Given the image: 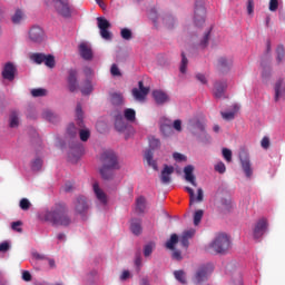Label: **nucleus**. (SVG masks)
<instances>
[{
    "label": "nucleus",
    "instance_id": "obj_15",
    "mask_svg": "<svg viewBox=\"0 0 285 285\" xmlns=\"http://www.w3.org/2000/svg\"><path fill=\"white\" fill-rule=\"evenodd\" d=\"M174 173H175V167L165 165L160 174V181L164 185L170 184V181L173 180L171 176Z\"/></svg>",
    "mask_w": 285,
    "mask_h": 285
},
{
    "label": "nucleus",
    "instance_id": "obj_46",
    "mask_svg": "<svg viewBox=\"0 0 285 285\" xmlns=\"http://www.w3.org/2000/svg\"><path fill=\"white\" fill-rule=\"evenodd\" d=\"M43 118H46L47 120H49L51 122L57 121V116L52 111H45L43 112Z\"/></svg>",
    "mask_w": 285,
    "mask_h": 285
},
{
    "label": "nucleus",
    "instance_id": "obj_31",
    "mask_svg": "<svg viewBox=\"0 0 285 285\" xmlns=\"http://www.w3.org/2000/svg\"><path fill=\"white\" fill-rule=\"evenodd\" d=\"M157 247V244L155 242H149L144 246V256L149 257L153 255V250Z\"/></svg>",
    "mask_w": 285,
    "mask_h": 285
},
{
    "label": "nucleus",
    "instance_id": "obj_12",
    "mask_svg": "<svg viewBox=\"0 0 285 285\" xmlns=\"http://www.w3.org/2000/svg\"><path fill=\"white\" fill-rule=\"evenodd\" d=\"M210 272H212V268L208 265L200 266L195 274L196 284H203V282H206L208 277V273Z\"/></svg>",
    "mask_w": 285,
    "mask_h": 285
},
{
    "label": "nucleus",
    "instance_id": "obj_4",
    "mask_svg": "<svg viewBox=\"0 0 285 285\" xmlns=\"http://www.w3.org/2000/svg\"><path fill=\"white\" fill-rule=\"evenodd\" d=\"M230 247L229 237L226 234H218L208 245L207 250L216 254H226Z\"/></svg>",
    "mask_w": 285,
    "mask_h": 285
},
{
    "label": "nucleus",
    "instance_id": "obj_16",
    "mask_svg": "<svg viewBox=\"0 0 285 285\" xmlns=\"http://www.w3.org/2000/svg\"><path fill=\"white\" fill-rule=\"evenodd\" d=\"M268 226L267 219L266 218H262L259 219L254 228V237L255 238H259L264 235V233L266 232Z\"/></svg>",
    "mask_w": 285,
    "mask_h": 285
},
{
    "label": "nucleus",
    "instance_id": "obj_6",
    "mask_svg": "<svg viewBox=\"0 0 285 285\" xmlns=\"http://www.w3.org/2000/svg\"><path fill=\"white\" fill-rule=\"evenodd\" d=\"M149 18L154 21L155 24L163 23L167 29L175 28V24H177V21L175 20V17L171 14H165L164 17H157V10L151 9Z\"/></svg>",
    "mask_w": 285,
    "mask_h": 285
},
{
    "label": "nucleus",
    "instance_id": "obj_7",
    "mask_svg": "<svg viewBox=\"0 0 285 285\" xmlns=\"http://www.w3.org/2000/svg\"><path fill=\"white\" fill-rule=\"evenodd\" d=\"M97 26L98 29L100 30V36L105 40H112V33H110V21L104 17H98L97 19Z\"/></svg>",
    "mask_w": 285,
    "mask_h": 285
},
{
    "label": "nucleus",
    "instance_id": "obj_8",
    "mask_svg": "<svg viewBox=\"0 0 285 285\" xmlns=\"http://www.w3.org/2000/svg\"><path fill=\"white\" fill-rule=\"evenodd\" d=\"M73 208L78 215L86 216L90 209L87 197L78 196L73 202Z\"/></svg>",
    "mask_w": 285,
    "mask_h": 285
},
{
    "label": "nucleus",
    "instance_id": "obj_43",
    "mask_svg": "<svg viewBox=\"0 0 285 285\" xmlns=\"http://www.w3.org/2000/svg\"><path fill=\"white\" fill-rule=\"evenodd\" d=\"M120 36L124 40H130L132 39V31H130L129 29H121L120 31Z\"/></svg>",
    "mask_w": 285,
    "mask_h": 285
},
{
    "label": "nucleus",
    "instance_id": "obj_3",
    "mask_svg": "<svg viewBox=\"0 0 285 285\" xmlns=\"http://www.w3.org/2000/svg\"><path fill=\"white\" fill-rule=\"evenodd\" d=\"M45 3L48 7L53 6L55 11L63 18L72 17L73 9L70 0H45Z\"/></svg>",
    "mask_w": 285,
    "mask_h": 285
},
{
    "label": "nucleus",
    "instance_id": "obj_50",
    "mask_svg": "<svg viewBox=\"0 0 285 285\" xmlns=\"http://www.w3.org/2000/svg\"><path fill=\"white\" fill-rule=\"evenodd\" d=\"M42 164H43L42 159L38 158V159L33 160L31 167L33 170H40L42 168Z\"/></svg>",
    "mask_w": 285,
    "mask_h": 285
},
{
    "label": "nucleus",
    "instance_id": "obj_37",
    "mask_svg": "<svg viewBox=\"0 0 285 285\" xmlns=\"http://www.w3.org/2000/svg\"><path fill=\"white\" fill-rule=\"evenodd\" d=\"M174 275L177 282H180V284H186V273L184 271H176L174 272Z\"/></svg>",
    "mask_w": 285,
    "mask_h": 285
},
{
    "label": "nucleus",
    "instance_id": "obj_25",
    "mask_svg": "<svg viewBox=\"0 0 285 285\" xmlns=\"http://www.w3.org/2000/svg\"><path fill=\"white\" fill-rule=\"evenodd\" d=\"M154 99L158 105H164L166 101H168V95L166 92L160 90H155L153 92Z\"/></svg>",
    "mask_w": 285,
    "mask_h": 285
},
{
    "label": "nucleus",
    "instance_id": "obj_5",
    "mask_svg": "<svg viewBox=\"0 0 285 285\" xmlns=\"http://www.w3.org/2000/svg\"><path fill=\"white\" fill-rule=\"evenodd\" d=\"M159 147H161V141L151 136L149 138V148L150 149L145 153V160L147 161V165L153 167L155 170H157V161H155L153 159V157L155 156L153 150H157V149H159Z\"/></svg>",
    "mask_w": 285,
    "mask_h": 285
},
{
    "label": "nucleus",
    "instance_id": "obj_47",
    "mask_svg": "<svg viewBox=\"0 0 285 285\" xmlns=\"http://www.w3.org/2000/svg\"><path fill=\"white\" fill-rule=\"evenodd\" d=\"M30 207H31V203L28 198H23L20 200V208L22 210H28V209H30Z\"/></svg>",
    "mask_w": 285,
    "mask_h": 285
},
{
    "label": "nucleus",
    "instance_id": "obj_1",
    "mask_svg": "<svg viewBox=\"0 0 285 285\" xmlns=\"http://www.w3.org/2000/svg\"><path fill=\"white\" fill-rule=\"evenodd\" d=\"M40 219L50 223L53 226L68 227L72 224L69 215V207L66 203H56L50 209L40 214Z\"/></svg>",
    "mask_w": 285,
    "mask_h": 285
},
{
    "label": "nucleus",
    "instance_id": "obj_14",
    "mask_svg": "<svg viewBox=\"0 0 285 285\" xmlns=\"http://www.w3.org/2000/svg\"><path fill=\"white\" fill-rule=\"evenodd\" d=\"M138 87H139V89L134 88L131 92L136 100L141 101L146 98L147 94L150 92V88L144 87V81H139Z\"/></svg>",
    "mask_w": 285,
    "mask_h": 285
},
{
    "label": "nucleus",
    "instance_id": "obj_48",
    "mask_svg": "<svg viewBox=\"0 0 285 285\" xmlns=\"http://www.w3.org/2000/svg\"><path fill=\"white\" fill-rule=\"evenodd\" d=\"M209 35H210V31H207L205 35H204V37H203V39H202V41H200V43H199V47L200 48H206L207 47V45H208V41H209Z\"/></svg>",
    "mask_w": 285,
    "mask_h": 285
},
{
    "label": "nucleus",
    "instance_id": "obj_36",
    "mask_svg": "<svg viewBox=\"0 0 285 285\" xmlns=\"http://www.w3.org/2000/svg\"><path fill=\"white\" fill-rule=\"evenodd\" d=\"M124 115L128 121L132 122L136 119L137 112H135V109L128 108L125 110Z\"/></svg>",
    "mask_w": 285,
    "mask_h": 285
},
{
    "label": "nucleus",
    "instance_id": "obj_26",
    "mask_svg": "<svg viewBox=\"0 0 285 285\" xmlns=\"http://www.w3.org/2000/svg\"><path fill=\"white\" fill-rule=\"evenodd\" d=\"M110 102L112 106L119 107L124 105V95L114 92L110 95Z\"/></svg>",
    "mask_w": 285,
    "mask_h": 285
},
{
    "label": "nucleus",
    "instance_id": "obj_64",
    "mask_svg": "<svg viewBox=\"0 0 285 285\" xmlns=\"http://www.w3.org/2000/svg\"><path fill=\"white\" fill-rule=\"evenodd\" d=\"M174 128H175L177 131H181V120H175V121H174Z\"/></svg>",
    "mask_w": 285,
    "mask_h": 285
},
{
    "label": "nucleus",
    "instance_id": "obj_24",
    "mask_svg": "<svg viewBox=\"0 0 285 285\" xmlns=\"http://www.w3.org/2000/svg\"><path fill=\"white\" fill-rule=\"evenodd\" d=\"M240 163H242V168H243L246 177L250 178L253 175V169H252L249 159L247 157H245V158L240 157Z\"/></svg>",
    "mask_w": 285,
    "mask_h": 285
},
{
    "label": "nucleus",
    "instance_id": "obj_40",
    "mask_svg": "<svg viewBox=\"0 0 285 285\" xmlns=\"http://www.w3.org/2000/svg\"><path fill=\"white\" fill-rule=\"evenodd\" d=\"M91 136V131L89 129H80L79 137L82 141H88Z\"/></svg>",
    "mask_w": 285,
    "mask_h": 285
},
{
    "label": "nucleus",
    "instance_id": "obj_60",
    "mask_svg": "<svg viewBox=\"0 0 285 285\" xmlns=\"http://www.w3.org/2000/svg\"><path fill=\"white\" fill-rule=\"evenodd\" d=\"M194 234H195V230L189 229V230H185L181 236L189 240V238H191Z\"/></svg>",
    "mask_w": 285,
    "mask_h": 285
},
{
    "label": "nucleus",
    "instance_id": "obj_27",
    "mask_svg": "<svg viewBox=\"0 0 285 285\" xmlns=\"http://www.w3.org/2000/svg\"><path fill=\"white\" fill-rule=\"evenodd\" d=\"M136 212L138 214H144L146 212V198L144 196L136 199Z\"/></svg>",
    "mask_w": 285,
    "mask_h": 285
},
{
    "label": "nucleus",
    "instance_id": "obj_11",
    "mask_svg": "<svg viewBox=\"0 0 285 285\" xmlns=\"http://www.w3.org/2000/svg\"><path fill=\"white\" fill-rule=\"evenodd\" d=\"M206 10L202 2H196L194 22L197 27H200L205 22Z\"/></svg>",
    "mask_w": 285,
    "mask_h": 285
},
{
    "label": "nucleus",
    "instance_id": "obj_9",
    "mask_svg": "<svg viewBox=\"0 0 285 285\" xmlns=\"http://www.w3.org/2000/svg\"><path fill=\"white\" fill-rule=\"evenodd\" d=\"M29 39L30 41L35 42V43H42L46 39V32L45 30L39 27V26H33L30 30H29Z\"/></svg>",
    "mask_w": 285,
    "mask_h": 285
},
{
    "label": "nucleus",
    "instance_id": "obj_35",
    "mask_svg": "<svg viewBox=\"0 0 285 285\" xmlns=\"http://www.w3.org/2000/svg\"><path fill=\"white\" fill-rule=\"evenodd\" d=\"M94 90L92 83L90 80H86L85 85L81 87L82 95H90Z\"/></svg>",
    "mask_w": 285,
    "mask_h": 285
},
{
    "label": "nucleus",
    "instance_id": "obj_10",
    "mask_svg": "<svg viewBox=\"0 0 285 285\" xmlns=\"http://www.w3.org/2000/svg\"><path fill=\"white\" fill-rule=\"evenodd\" d=\"M17 71H18V69L14 66V63L7 62V63H4V66L2 68L1 76L4 80L13 81L16 79Z\"/></svg>",
    "mask_w": 285,
    "mask_h": 285
},
{
    "label": "nucleus",
    "instance_id": "obj_53",
    "mask_svg": "<svg viewBox=\"0 0 285 285\" xmlns=\"http://www.w3.org/2000/svg\"><path fill=\"white\" fill-rule=\"evenodd\" d=\"M271 77V67H263L262 78L267 80Z\"/></svg>",
    "mask_w": 285,
    "mask_h": 285
},
{
    "label": "nucleus",
    "instance_id": "obj_18",
    "mask_svg": "<svg viewBox=\"0 0 285 285\" xmlns=\"http://www.w3.org/2000/svg\"><path fill=\"white\" fill-rule=\"evenodd\" d=\"M279 98L285 99V78H281L275 83V101L277 102Z\"/></svg>",
    "mask_w": 285,
    "mask_h": 285
},
{
    "label": "nucleus",
    "instance_id": "obj_61",
    "mask_svg": "<svg viewBox=\"0 0 285 285\" xmlns=\"http://www.w3.org/2000/svg\"><path fill=\"white\" fill-rule=\"evenodd\" d=\"M277 8H278V0H271L269 10L274 12L277 10Z\"/></svg>",
    "mask_w": 285,
    "mask_h": 285
},
{
    "label": "nucleus",
    "instance_id": "obj_13",
    "mask_svg": "<svg viewBox=\"0 0 285 285\" xmlns=\"http://www.w3.org/2000/svg\"><path fill=\"white\" fill-rule=\"evenodd\" d=\"M68 86H69V90L71 92H75L76 90L79 89V82H78V71L75 69H70L68 71Z\"/></svg>",
    "mask_w": 285,
    "mask_h": 285
},
{
    "label": "nucleus",
    "instance_id": "obj_42",
    "mask_svg": "<svg viewBox=\"0 0 285 285\" xmlns=\"http://www.w3.org/2000/svg\"><path fill=\"white\" fill-rule=\"evenodd\" d=\"M203 215H204V212L202 209H198L195 212V214H194V225L195 226H197L200 223Z\"/></svg>",
    "mask_w": 285,
    "mask_h": 285
},
{
    "label": "nucleus",
    "instance_id": "obj_44",
    "mask_svg": "<svg viewBox=\"0 0 285 285\" xmlns=\"http://www.w3.org/2000/svg\"><path fill=\"white\" fill-rule=\"evenodd\" d=\"M31 95L32 97H43V96H47V90L42 88L33 89L31 90Z\"/></svg>",
    "mask_w": 285,
    "mask_h": 285
},
{
    "label": "nucleus",
    "instance_id": "obj_51",
    "mask_svg": "<svg viewBox=\"0 0 285 285\" xmlns=\"http://www.w3.org/2000/svg\"><path fill=\"white\" fill-rule=\"evenodd\" d=\"M67 132L71 136V137H76L78 134V130L76 128L75 124H71L68 126Z\"/></svg>",
    "mask_w": 285,
    "mask_h": 285
},
{
    "label": "nucleus",
    "instance_id": "obj_49",
    "mask_svg": "<svg viewBox=\"0 0 285 285\" xmlns=\"http://www.w3.org/2000/svg\"><path fill=\"white\" fill-rule=\"evenodd\" d=\"M199 140H200L203 144H209V142L212 141V138H210V136L205 131V132H202V134H200Z\"/></svg>",
    "mask_w": 285,
    "mask_h": 285
},
{
    "label": "nucleus",
    "instance_id": "obj_32",
    "mask_svg": "<svg viewBox=\"0 0 285 285\" xmlns=\"http://www.w3.org/2000/svg\"><path fill=\"white\" fill-rule=\"evenodd\" d=\"M160 131L165 137H169L173 135V125L171 124H161Z\"/></svg>",
    "mask_w": 285,
    "mask_h": 285
},
{
    "label": "nucleus",
    "instance_id": "obj_54",
    "mask_svg": "<svg viewBox=\"0 0 285 285\" xmlns=\"http://www.w3.org/2000/svg\"><path fill=\"white\" fill-rule=\"evenodd\" d=\"M110 72L114 77H121V71H119V67L117 65H112Z\"/></svg>",
    "mask_w": 285,
    "mask_h": 285
},
{
    "label": "nucleus",
    "instance_id": "obj_19",
    "mask_svg": "<svg viewBox=\"0 0 285 285\" xmlns=\"http://www.w3.org/2000/svg\"><path fill=\"white\" fill-rule=\"evenodd\" d=\"M186 191L189 194V205L191 206L195 202L202 203L204 200V191L202 188L197 190V197H195L194 190L189 187L185 188Z\"/></svg>",
    "mask_w": 285,
    "mask_h": 285
},
{
    "label": "nucleus",
    "instance_id": "obj_30",
    "mask_svg": "<svg viewBox=\"0 0 285 285\" xmlns=\"http://www.w3.org/2000/svg\"><path fill=\"white\" fill-rule=\"evenodd\" d=\"M179 243V236L177 234H173L170 238L165 244L166 248L175 250V245Z\"/></svg>",
    "mask_w": 285,
    "mask_h": 285
},
{
    "label": "nucleus",
    "instance_id": "obj_63",
    "mask_svg": "<svg viewBox=\"0 0 285 285\" xmlns=\"http://www.w3.org/2000/svg\"><path fill=\"white\" fill-rule=\"evenodd\" d=\"M196 79H197L199 82H202L203 85H206V83H207L206 77H205L204 75H202V73H197V75H196Z\"/></svg>",
    "mask_w": 285,
    "mask_h": 285
},
{
    "label": "nucleus",
    "instance_id": "obj_21",
    "mask_svg": "<svg viewBox=\"0 0 285 285\" xmlns=\"http://www.w3.org/2000/svg\"><path fill=\"white\" fill-rule=\"evenodd\" d=\"M227 88V82L225 80L223 81H216L214 85V96L215 98L219 99L224 96V92Z\"/></svg>",
    "mask_w": 285,
    "mask_h": 285
},
{
    "label": "nucleus",
    "instance_id": "obj_33",
    "mask_svg": "<svg viewBox=\"0 0 285 285\" xmlns=\"http://www.w3.org/2000/svg\"><path fill=\"white\" fill-rule=\"evenodd\" d=\"M115 128L120 132L126 130V121H124V118L121 116H118L116 118Z\"/></svg>",
    "mask_w": 285,
    "mask_h": 285
},
{
    "label": "nucleus",
    "instance_id": "obj_56",
    "mask_svg": "<svg viewBox=\"0 0 285 285\" xmlns=\"http://www.w3.org/2000/svg\"><path fill=\"white\" fill-rule=\"evenodd\" d=\"M215 170L218 171L219 174H224L226 171V167L224 163H218L215 165Z\"/></svg>",
    "mask_w": 285,
    "mask_h": 285
},
{
    "label": "nucleus",
    "instance_id": "obj_2",
    "mask_svg": "<svg viewBox=\"0 0 285 285\" xmlns=\"http://www.w3.org/2000/svg\"><path fill=\"white\" fill-rule=\"evenodd\" d=\"M101 168L100 175L105 180H110L115 177V170L119 169V160L117 159V155L115 151L107 150L104 151L100 156Z\"/></svg>",
    "mask_w": 285,
    "mask_h": 285
},
{
    "label": "nucleus",
    "instance_id": "obj_55",
    "mask_svg": "<svg viewBox=\"0 0 285 285\" xmlns=\"http://www.w3.org/2000/svg\"><path fill=\"white\" fill-rule=\"evenodd\" d=\"M22 225V222L18 220V222H13L11 224V228L16 232L22 233L23 229L20 227Z\"/></svg>",
    "mask_w": 285,
    "mask_h": 285
},
{
    "label": "nucleus",
    "instance_id": "obj_39",
    "mask_svg": "<svg viewBox=\"0 0 285 285\" xmlns=\"http://www.w3.org/2000/svg\"><path fill=\"white\" fill-rule=\"evenodd\" d=\"M31 60H33L36 63L41 65L45 62L46 55L43 53H33L31 57Z\"/></svg>",
    "mask_w": 285,
    "mask_h": 285
},
{
    "label": "nucleus",
    "instance_id": "obj_59",
    "mask_svg": "<svg viewBox=\"0 0 285 285\" xmlns=\"http://www.w3.org/2000/svg\"><path fill=\"white\" fill-rule=\"evenodd\" d=\"M247 13L252 16L254 13V0L247 1Z\"/></svg>",
    "mask_w": 285,
    "mask_h": 285
},
{
    "label": "nucleus",
    "instance_id": "obj_45",
    "mask_svg": "<svg viewBox=\"0 0 285 285\" xmlns=\"http://www.w3.org/2000/svg\"><path fill=\"white\" fill-rule=\"evenodd\" d=\"M188 60L186 58V53L181 52V65H180V72L186 73V67H187Z\"/></svg>",
    "mask_w": 285,
    "mask_h": 285
},
{
    "label": "nucleus",
    "instance_id": "obj_17",
    "mask_svg": "<svg viewBox=\"0 0 285 285\" xmlns=\"http://www.w3.org/2000/svg\"><path fill=\"white\" fill-rule=\"evenodd\" d=\"M79 53L81 56L82 59L85 60H92L94 59V51H92V48L82 42L79 45Z\"/></svg>",
    "mask_w": 285,
    "mask_h": 285
},
{
    "label": "nucleus",
    "instance_id": "obj_20",
    "mask_svg": "<svg viewBox=\"0 0 285 285\" xmlns=\"http://www.w3.org/2000/svg\"><path fill=\"white\" fill-rule=\"evenodd\" d=\"M94 193L96 195V198L102 204V205H107L108 204V196L106 195V193H104L101 190V188L99 187V183H95L94 186Z\"/></svg>",
    "mask_w": 285,
    "mask_h": 285
},
{
    "label": "nucleus",
    "instance_id": "obj_34",
    "mask_svg": "<svg viewBox=\"0 0 285 285\" xmlns=\"http://www.w3.org/2000/svg\"><path fill=\"white\" fill-rule=\"evenodd\" d=\"M19 114L17 111L11 112L10 115V127L11 128H17L19 126Z\"/></svg>",
    "mask_w": 285,
    "mask_h": 285
},
{
    "label": "nucleus",
    "instance_id": "obj_23",
    "mask_svg": "<svg viewBox=\"0 0 285 285\" xmlns=\"http://www.w3.org/2000/svg\"><path fill=\"white\" fill-rule=\"evenodd\" d=\"M194 167L191 165H188L184 168L185 173V179L190 183L194 187L197 186V183L195 180V176L193 175Z\"/></svg>",
    "mask_w": 285,
    "mask_h": 285
},
{
    "label": "nucleus",
    "instance_id": "obj_38",
    "mask_svg": "<svg viewBox=\"0 0 285 285\" xmlns=\"http://www.w3.org/2000/svg\"><path fill=\"white\" fill-rule=\"evenodd\" d=\"M43 63L47 67L51 68V69L55 68L56 67V58H55V56H51V55L46 56Z\"/></svg>",
    "mask_w": 285,
    "mask_h": 285
},
{
    "label": "nucleus",
    "instance_id": "obj_22",
    "mask_svg": "<svg viewBox=\"0 0 285 285\" xmlns=\"http://www.w3.org/2000/svg\"><path fill=\"white\" fill-rule=\"evenodd\" d=\"M233 65V61L232 60H228L224 57H220L218 60H217V65H216V68L219 72L224 73V72H227L230 68V66Z\"/></svg>",
    "mask_w": 285,
    "mask_h": 285
},
{
    "label": "nucleus",
    "instance_id": "obj_62",
    "mask_svg": "<svg viewBox=\"0 0 285 285\" xmlns=\"http://www.w3.org/2000/svg\"><path fill=\"white\" fill-rule=\"evenodd\" d=\"M269 138L268 137H264L263 139H262V142H261V145H262V147L264 148V149H267L268 147H269Z\"/></svg>",
    "mask_w": 285,
    "mask_h": 285
},
{
    "label": "nucleus",
    "instance_id": "obj_29",
    "mask_svg": "<svg viewBox=\"0 0 285 285\" xmlns=\"http://www.w3.org/2000/svg\"><path fill=\"white\" fill-rule=\"evenodd\" d=\"M130 229L132 234L139 235L141 233V219H131Z\"/></svg>",
    "mask_w": 285,
    "mask_h": 285
},
{
    "label": "nucleus",
    "instance_id": "obj_58",
    "mask_svg": "<svg viewBox=\"0 0 285 285\" xmlns=\"http://www.w3.org/2000/svg\"><path fill=\"white\" fill-rule=\"evenodd\" d=\"M22 279L23 282H32V275L28 271L22 272Z\"/></svg>",
    "mask_w": 285,
    "mask_h": 285
},
{
    "label": "nucleus",
    "instance_id": "obj_41",
    "mask_svg": "<svg viewBox=\"0 0 285 285\" xmlns=\"http://www.w3.org/2000/svg\"><path fill=\"white\" fill-rule=\"evenodd\" d=\"M276 53H277V62L281 63L285 57V50L283 46H278L276 49Z\"/></svg>",
    "mask_w": 285,
    "mask_h": 285
},
{
    "label": "nucleus",
    "instance_id": "obj_52",
    "mask_svg": "<svg viewBox=\"0 0 285 285\" xmlns=\"http://www.w3.org/2000/svg\"><path fill=\"white\" fill-rule=\"evenodd\" d=\"M222 153H223L225 160L230 163L232 161V151L227 148H223Z\"/></svg>",
    "mask_w": 285,
    "mask_h": 285
},
{
    "label": "nucleus",
    "instance_id": "obj_28",
    "mask_svg": "<svg viewBox=\"0 0 285 285\" xmlns=\"http://www.w3.org/2000/svg\"><path fill=\"white\" fill-rule=\"evenodd\" d=\"M26 16L22 10H16L14 14L11 17L13 24H20L24 20Z\"/></svg>",
    "mask_w": 285,
    "mask_h": 285
},
{
    "label": "nucleus",
    "instance_id": "obj_57",
    "mask_svg": "<svg viewBox=\"0 0 285 285\" xmlns=\"http://www.w3.org/2000/svg\"><path fill=\"white\" fill-rule=\"evenodd\" d=\"M222 117L225 120H233L235 118V112L230 111V112H220Z\"/></svg>",
    "mask_w": 285,
    "mask_h": 285
}]
</instances>
